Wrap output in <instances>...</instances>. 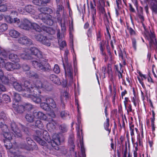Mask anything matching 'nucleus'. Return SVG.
Listing matches in <instances>:
<instances>
[{"label": "nucleus", "mask_w": 157, "mask_h": 157, "mask_svg": "<svg viewBox=\"0 0 157 157\" xmlns=\"http://www.w3.org/2000/svg\"><path fill=\"white\" fill-rule=\"evenodd\" d=\"M35 125L40 130L36 131V135L34 136V139L40 145L46 146L47 144L45 141L42 140L41 137H42L49 143H50L53 147L58 150V146L64 140L63 136L61 134L56 133L52 136V140H51L48 132L41 129L43 127V125L40 120H37L36 121Z\"/></svg>", "instance_id": "f257e3e1"}, {"label": "nucleus", "mask_w": 157, "mask_h": 157, "mask_svg": "<svg viewBox=\"0 0 157 157\" xmlns=\"http://www.w3.org/2000/svg\"><path fill=\"white\" fill-rule=\"evenodd\" d=\"M25 52H29L30 54L37 56L40 59L37 60H34L32 62L33 66L37 70L41 71H46L52 70L51 66L47 61L42 59V52L38 49L35 47L31 48L30 49H26Z\"/></svg>", "instance_id": "f03ea898"}, {"label": "nucleus", "mask_w": 157, "mask_h": 157, "mask_svg": "<svg viewBox=\"0 0 157 157\" xmlns=\"http://www.w3.org/2000/svg\"><path fill=\"white\" fill-rule=\"evenodd\" d=\"M13 86L15 89L19 91H23L24 96L30 98L35 102L38 103L40 102V99L36 98L33 95V90L34 87L33 86V83L30 81H25L24 82V85L17 82H14L13 83Z\"/></svg>", "instance_id": "7ed1b4c3"}, {"label": "nucleus", "mask_w": 157, "mask_h": 157, "mask_svg": "<svg viewBox=\"0 0 157 157\" xmlns=\"http://www.w3.org/2000/svg\"><path fill=\"white\" fill-rule=\"evenodd\" d=\"M10 126L11 130L13 132H11V133H10V131L8 129V127L6 125H4L3 127H0L3 131V135L5 138V140H10L12 139L13 135H14L15 136L18 137H20L22 136V134L21 131L19 128H21L24 132L27 130V129L21 124L19 125L18 128L16 123L13 121L11 122Z\"/></svg>", "instance_id": "20e7f679"}, {"label": "nucleus", "mask_w": 157, "mask_h": 157, "mask_svg": "<svg viewBox=\"0 0 157 157\" xmlns=\"http://www.w3.org/2000/svg\"><path fill=\"white\" fill-rule=\"evenodd\" d=\"M68 53L67 50L65 51L64 58L62 59L66 77L67 79H69L70 82L72 83L73 82V70L71 63L68 61L67 55Z\"/></svg>", "instance_id": "39448f33"}, {"label": "nucleus", "mask_w": 157, "mask_h": 157, "mask_svg": "<svg viewBox=\"0 0 157 157\" xmlns=\"http://www.w3.org/2000/svg\"><path fill=\"white\" fill-rule=\"evenodd\" d=\"M39 10L41 13L39 15H37L36 13L35 15L32 16L35 19L39 18L45 24L49 25H52L53 23V21L51 19V16L48 14V12L52 11L51 9H48L46 7H44L40 8Z\"/></svg>", "instance_id": "423d86ee"}, {"label": "nucleus", "mask_w": 157, "mask_h": 157, "mask_svg": "<svg viewBox=\"0 0 157 157\" xmlns=\"http://www.w3.org/2000/svg\"><path fill=\"white\" fill-rule=\"evenodd\" d=\"M5 19L7 22L10 23H14L18 25L20 28L26 30H29L31 29L32 23L26 18L24 19L22 23L20 24V20L17 17L13 19L10 16H7L6 17Z\"/></svg>", "instance_id": "0eeeda50"}, {"label": "nucleus", "mask_w": 157, "mask_h": 157, "mask_svg": "<svg viewBox=\"0 0 157 157\" xmlns=\"http://www.w3.org/2000/svg\"><path fill=\"white\" fill-rule=\"evenodd\" d=\"M34 89L33 90V95L36 98H40L39 95L41 93V89L45 90L47 91H50L52 90L51 86L47 82H44L43 84L40 81L37 80L35 84L33 83ZM41 101V99H40Z\"/></svg>", "instance_id": "6e6552de"}, {"label": "nucleus", "mask_w": 157, "mask_h": 157, "mask_svg": "<svg viewBox=\"0 0 157 157\" xmlns=\"http://www.w3.org/2000/svg\"><path fill=\"white\" fill-rule=\"evenodd\" d=\"M40 107L43 109L49 111L51 110V108H56V104L54 100L51 98H47L46 99V102H41L40 104Z\"/></svg>", "instance_id": "1a4fd4ad"}, {"label": "nucleus", "mask_w": 157, "mask_h": 157, "mask_svg": "<svg viewBox=\"0 0 157 157\" xmlns=\"http://www.w3.org/2000/svg\"><path fill=\"white\" fill-rule=\"evenodd\" d=\"M35 38L36 40L45 45L48 46L50 45V40L47 38L46 36H44L40 34H38L35 35Z\"/></svg>", "instance_id": "9d476101"}, {"label": "nucleus", "mask_w": 157, "mask_h": 157, "mask_svg": "<svg viewBox=\"0 0 157 157\" xmlns=\"http://www.w3.org/2000/svg\"><path fill=\"white\" fill-rule=\"evenodd\" d=\"M19 43L23 44H31L32 42L31 40L26 36H23L20 37L18 40Z\"/></svg>", "instance_id": "9b49d317"}, {"label": "nucleus", "mask_w": 157, "mask_h": 157, "mask_svg": "<svg viewBox=\"0 0 157 157\" xmlns=\"http://www.w3.org/2000/svg\"><path fill=\"white\" fill-rule=\"evenodd\" d=\"M93 2L92 3V2L90 3L91 8L92 9V23L94 26L95 25L96 22L95 21L96 19V10L95 9H94V6H96L95 2V0H93Z\"/></svg>", "instance_id": "f8f14e48"}, {"label": "nucleus", "mask_w": 157, "mask_h": 157, "mask_svg": "<svg viewBox=\"0 0 157 157\" xmlns=\"http://www.w3.org/2000/svg\"><path fill=\"white\" fill-rule=\"evenodd\" d=\"M78 123H76L77 125L76 129L77 131V135L78 138L81 140V136L82 137V129L81 128V126L80 125L81 120L80 117H78L77 118Z\"/></svg>", "instance_id": "ddd939ff"}, {"label": "nucleus", "mask_w": 157, "mask_h": 157, "mask_svg": "<svg viewBox=\"0 0 157 157\" xmlns=\"http://www.w3.org/2000/svg\"><path fill=\"white\" fill-rule=\"evenodd\" d=\"M41 26H40L36 23H33L32 24L31 28H32L36 31L39 32L42 31V30L44 31L47 30L48 29L47 28L42 26L41 24Z\"/></svg>", "instance_id": "4468645a"}, {"label": "nucleus", "mask_w": 157, "mask_h": 157, "mask_svg": "<svg viewBox=\"0 0 157 157\" xmlns=\"http://www.w3.org/2000/svg\"><path fill=\"white\" fill-rule=\"evenodd\" d=\"M33 114H34V117L35 118L39 119L44 121L47 120V117L46 115L41 112L34 111Z\"/></svg>", "instance_id": "2eb2a0df"}, {"label": "nucleus", "mask_w": 157, "mask_h": 157, "mask_svg": "<svg viewBox=\"0 0 157 157\" xmlns=\"http://www.w3.org/2000/svg\"><path fill=\"white\" fill-rule=\"evenodd\" d=\"M9 34L11 37L17 39L20 36V33L14 29H11L9 30Z\"/></svg>", "instance_id": "dca6fc26"}, {"label": "nucleus", "mask_w": 157, "mask_h": 157, "mask_svg": "<svg viewBox=\"0 0 157 157\" xmlns=\"http://www.w3.org/2000/svg\"><path fill=\"white\" fill-rule=\"evenodd\" d=\"M57 37L58 39V42L60 45V48H63L65 47L66 45V43L64 41H62L63 38L64 37V35L63 34H60L59 32H58L57 34Z\"/></svg>", "instance_id": "f3484780"}, {"label": "nucleus", "mask_w": 157, "mask_h": 157, "mask_svg": "<svg viewBox=\"0 0 157 157\" xmlns=\"http://www.w3.org/2000/svg\"><path fill=\"white\" fill-rule=\"evenodd\" d=\"M25 49L22 52L19 54V56L21 58L24 60L31 59H32L31 56L30 55L29 52H26Z\"/></svg>", "instance_id": "a211bd4d"}, {"label": "nucleus", "mask_w": 157, "mask_h": 157, "mask_svg": "<svg viewBox=\"0 0 157 157\" xmlns=\"http://www.w3.org/2000/svg\"><path fill=\"white\" fill-rule=\"evenodd\" d=\"M150 38L149 39L150 47L154 45L157 48V42L156 40L154 35L152 33L150 35Z\"/></svg>", "instance_id": "6ab92c4d"}, {"label": "nucleus", "mask_w": 157, "mask_h": 157, "mask_svg": "<svg viewBox=\"0 0 157 157\" xmlns=\"http://www.w3.org/2000/svg\"><path fill=\"white\" fill-rule=\"evenodd\" d=\"M26 12L29 13L33 15H36V12H35V8L31 5H28L25 7Z\"/></svg>", "instance_id": "aec40b11"}, {"label": "nucleus", "mask_w": 157, "mask_h": 157, "mask_svg": "<svg viewBox=\"0 0 157 157\" xmlns=\"http://www.w3.org/2000/svg\"><path fill=\"white\" fill-rule=\"evenodd\" d=\"M129 128H130V134L132 136V138H133L135 136V132H136L137 134H139V132L138 131V130L137 128H135L133 124H130L129 125Z\"/></svg>", "instance_id": "412c9836"}, {"label": "nucleus", "mask_w": 157, "mask_h": 157, "mask_svg": "<svg viewBox=\"0 0 157 157\" xmlns=\"http://www.w3.org/2000/svg\"><path fill=\"white\" fill-rule=\"evenodd\" d=\"M7 118L6 115L4 112H2L0 113V127H3L5 124V121Z\"/></svg>", "instance_id": "4be33fe9"}, {"label": "nucleus", "mask_w": 157, "mask_h": 157, "mask_svg": "<svg viewBox=\"0 0 157 157\" xmlns=\"http://www.w3.org/2000/svg\"><path fill=\"white\" fill-rule=\"evenodd\" d=\"M50 79L54 83L58 85H59L61 84V82L58 77L55 75H52L50 76Z\"/></svg>", "instance_id": "5701e85b"}, {"label": "nucleus", "mask_w": 157, "mask_h": 157, "mask_svg": "<svg viewBox=\"0 0 157 157\" xmlns=\"http://www.w3.org/2000/svg\"><path fill=\"white\" fill-rule=\"evenodd\" d=\"M10 140H4V145L7 149L10 150V151L13 153H15V152H12V144L10 143Z\"/></svg>", "instance_id": "b1692460"}, {"label": "nucleus", "mask_w": 157, "mask_h": 157, "mask_svg": "<svg viewBox=\"0 0 157 157\" xmlns=\"http://www.w3.org/2000/svg\"><path fill=\"white\" fill-rule=\"evenodd\" d=\"M25 118L26 120L29 122H32L35 118L33 113H28L25 115Z\"/></svg>", "instance_id": "393cba45"}, {"label": "nucleus", "mask_w": 157, "mask_h": 157, "mask_svg": "<svg viewBox=\"0 0 157 157\" xmlns=\"http://www.w3.org/2000/svg\"><path fill=\"white\" fill-rule=\"evenodd\" d=\"M9 59L11 60L14 62H18L19 59L17 56L14 53L10 54L9 56Z\"/></svg>", "instance_id": "a878e982"}, {"label": "nucleus", "mask_w": 157, "mask_h": 157, "mask_svg": "<svg viewBox=\"0 0 157 157\" xmlns=\"http://www.w3.org/2000/svg\"><path fill=\"white\" fill-rule=\"evenodd\" d=\"M151 1L150 4L152 10L154 11L157 10V0H150Z\"/></svg>", "instance_id": "bb28decb"}, {"label": "nucleus", "mask_w": 157, "mask_h": 157, "mask_svg": "<svg viewBox=\"0 0 157 157\" xmlns=\"http://www.w3.org/2000/svg\"><path fill=\"white\" fill-rule=\"evenodd\" d=\"M47 128L48 130L51 132H53L55 128V125L53 122H49L48 124Z\"/></svg>", "instance_id": "cd10ccee"}, {"label": "nucleus", "mask_w": 157, "mask_h": 157, "mask_svg": "<svg viewBox=\"0 0 157 157\" xmlns=\"http://www.w3.org/2000/svg\"><path fill=\"white\" fill-rule=\"evenodd\" d=\"M4 67L7 71H13V63L11 62H8L5 64Z\"/></svg>", "instance_id": "c85d7f7f"}, {"label": "nucleus", "mask_w": 157, "mask_h": 157, "mask_svg": "<svg viewBox=\"0 0 157 157\" xmlns=\"http://www.w3.org/2000/svg\"><path fill=\"white\" fill-rule=\"evenodd\" d=\"M133 94L134 96L132 98V101L133 103L134 106H136L139 103V99L138 97L135 95V92L134 91H133Z\"/></svg>", "instance_id": "c756f323"}, {"label": "nucleus", "mask_w": 157, "mask_h": 157, "mask_svg": "<svg viewBox=\"0 0 157 157\" xmlns=\"http://www.w3.org/2000/svg\"><path fill=\"white\" fill-rule=\"evenodd\" d=\"M26 74L29 77H33L36 78L38 77V75L33 71H28L26 72Z\"/></svg>", "instance_id": "7c9ffc66"}, {"label": "nucleus", "mask_w": 157, "mask_h": 157, "mask_svg": "<svg viewBox=\"0 0 157 157\" xmlns=\"http://www.w3.org/2000/svg\"><path fill=\"white\" fill-rule=\"evenodd\" d=\"M68 93L66 91H64L63 93L62 94L60 98L62 102H64V101L66 100L67 98H68Z\"/></svg>", "instance_id": "2f4dec72"}, {"label": "nucleus", "mask_w": 157, "mask_h": 157, "mask_svg": "<svg viewBox=\"0 0 157 157\" xmlns=\"http://www.w3.org/2000/svg\"><path fill=\"white\" fill-rule=\"evenodd\" d=\"M127 27L131 35L132 36L136 35V32L127 24Z\"/></svg>", "instance_id": "473e14b6"}, {"label": "nucleus", "mask_w": 157, "mask_h": 157, "mask_svg": "<svg viewBox=\"0 0 157 157\" xmlns=\"http://www.w3.org/2000/svg\"><path fill=\"white\" fill-rule=\"evenodd\" d=\"M8 29V26L6 24L3 23L0 25V32H3L6 31Z\"/></svg>", "instance_id": "72a5a7b5"}, {"label": "nucleus", "mask_w": 157, "mask_h": 157, "mask_svg": "<svg viewBox=\"0 0 157 157\" xmlns=\"http://www.w3.org/2000/svg\"><path fill=\"white\" fill-rule=\"evenodd\" d=\"M26 140L28 144L29 145V147L28 148L26 147H25L27 150H30V148L31 147H30V146L33 143V141L29 137L27 138Z\"/></svg>", "instance_id": "f704fd0d"}, {"label": "nucleus", "mask_w": 157, "mask_h": 157, "mask_svg": "<svg viewBox=\"0 0 157 157\" xmlns=\"http://www.w3.org/2000/svg\"><path fill=\"white\" fill-rule=\"evenodd\" d=\"M109 119L108 118H107L106 119V122H105L104 123V127L105 129L107 131H108L109 132V133L110 132V129L109 128Z\"/></svg>", "instance_id": "c9c22d12"}, {"label": "nucleus", "mask_w": 157, "mask_h": 157, "mask_svg": "<svg viewBox=\"0 0 157 157\" xmlns=\"http://www.w3.org/2000/svg\"><path fill=\"white\" fill-rule=\"evenodd\" d=\"M15 109L19 113H21L25 109L24 105L18 106L17 108H15Z\"/></svg>", "instance_id": "e433bc0d"}, {"label": "nucleus", "mask_w": 157, "mask_h": 157, "mask_svg": "<svg viewBox=\"0 0 157 157\" xmlns=\"http://www.w3.org/2000/svg\"><path fill=\"white\" fill-rule=\"evenodd\" d=\"M68 143L71 146L72 148L74 149L75 146L74 143V136H73L69 138Z\"/></svg>", "instance_id": "4c0bfd02"}, {"label": "nucleus", "mask_w": 157, "mask_h": 157, "mask_svg": "<svg viewBox=\"0 0 157 157\" xmlns=\"http://www.w3.org/2000/svg\"><path fill=\"white\" fill-rule=\"evenodd\" d=\"M13 99L16 101L18 102L21 100V98L19 94L17 93H14Z\"/></svg>", "instance_id": "58836bf2"}, {"label": "nucleus", "mask_w": 157, "mask_h": 157, "mask_svg": "<svg viewBox=\"0 0 157 157\" xmlns=\"http://www.w3.org/2000/svg\"><path fill=\"white\" fill-rule=\"evenodd\" d=\"M105 44V42L102 41L101 42L99 43L100 50L101 52V53L102 55H104V53L103 52L104 48V46Z\"/></svg>", "instance_id": "ea45409f"}, {"label": "nucleus", "mask_w": 157, "mask_h": 157, "mask_svg": "<svg viewBox=\"0 0 157 157\" xmlns=\"http://www.w3.org/2000/svg\"><path fill=\"white\" fill-rule=\"evenodd\" d=\"M7 10V6L6 4H2L0 5V11L4 12Z\"/></svg>", "instance_id": "a19ab883"}, {"label": "nucleus", "mask_w": 157, "mask_h": 157, "mask_svg": "<svg viewBox=\"0 0 157 157\" xmlns=\"http://www.w3.org/2000/svg\"><path fill=\"white\" fill-rule=\"evenodd\" d=\"M7 55V53L5 50L3 48L0 47V56H6Z\"/></svg>", "instance_id": "79ce46f5"}, {"label": "nucleus", "mask_w": 157, "mask_h": 157, "mask_svg": "<svg viewBox=\"0 0 157 157\" xmlns=\"http://www.w3.org/2000/svg\"><path fill=\"white\" fill-rule=\"evenodd\" d=\"M53 70L56 74H59L60 72V69L57 64L55 65Z\"/></svg>", "instance_id": "37998d69"}, {"label": "nucleus", "mask_w": 157, "mask_h": 157, "mask_svg": "<svg viewBox=\"0 0 157 157\" xmlns=\"http://www.w3.org/2000/svg\"><path fill=\"white\" fill-rule=\"evenodd\" d=\"M59 129L63 132H65L67 131V126L64 124L61 125L60 126Z\"/></svg>", "instance_id": "c03bdc74"}, {"label": "nucleus", "mask_w": 157, "mask_h": 157, "mask_svg": "<svg viewBox=\"0 0 157 157\" xmlns=\"http://www.w3.org/2000/svg\"><path fill=\"white\" fill-rule=\"evenodd\" d=\"M21 67V65L18 63H13V70L14 69H19Z\"/></svg>", "instance_id": "a18cd8bd"}, {"label": "nucleus", "mask_w": 157, "mask_h": 157, "mask_svg": "<svg viewBox=\"0 0 157 157\" xmlns=\"http://www.w3.org/2000/svg\"><path fill=\"white\" fill-rule=\"evenodd\" d=\"M68 115V114L67 112L65 111H61L60 113L61 117L62 118H64Z\"/></svg>", "instance_id": "49530a36"}, {"label": "nucleus", "mask_w": 157, "mask_h": 157, "mask_svg": "<svg viewBox=\"0 0 157 157\" xmlns=\"http://www.w3.org/2000/svg\"><path fill=\"white\" fill-rule=\"evenodd\" d=\"M121 64H120L119 66L118 65H115L114 66V68L116 70L117 72H119L121 71Z\"/></svg>", "instance_id": "de8ad7c7"}, {"label": "nucleus", "mask_w": 157, "mask_h": 157, "mask_svg": "<svg viewBox=\"0 0 157 157\" xmlns=\"http://www.w3.org/2000/svg\"><path fill=\"white\" fill-rule=\"evenodd\" d=\"M132 46L135 50L136 49V39L133 38L132 39Z\"/></svg>", "instance_id": "09e8293b"}, {"label": "nucleus", "mask_w": 157, "mask_h": 157, "mask_svg": "<svg viewBox=\"0 0 157 157\" xmlns=\"http://www.w3.org/2000/svg\"><path fill=\"white\" fill-rule=\"evenodd\" d=\"M25 109L30 110L32 108V106L29 104H27L24 105Z\"/></svg>", "instance_id": "8fccbe9b"}, {"label": "nucleus", "mask_w": 157, "mask_h": 157, "mask_svg": "<svg viewBox=\"0 0 157 157\" xmlns=\"http://www.w3.org/2000/svg\"><path fill=\"white\" fill-rule=\"evenodd\" d=\"M18 12L22 14H25L26 12L25 9L24 10V9L22 7H20L19 9H18Z\"/></svg>", "instance_id": "3c124183"}, {"label": "nucleus", "mask_w": 157, "mask_h": 157, "mask_svg": "<svg viewBox=\"0 0 157 157\" xmlns=\"http://www.w3.org/2000/svg\"><path fill=\"white\" fill-rule=\"evenodd\" d=\"M3 98L4 99V100L7 101H10V97L8 96L6 94H5L3 96Z\"/></svg>", "instance_id": "603ef678"}, {"label": "nucleus", "mask_w": 157, "mask_h": 157, "mask_svg": "<svg viewBox=\"0 0 157 157\" xmlns=\"http://www.w3.org/2000/svg\"><path fill=\"white\" fill-rule=\"evenodd\" d=\"M49 0H40L39 2H40V6L46 4L49 2Z\"/></svg>", "instance_id": "864d4df0"}, {"label": "nucleus", "mask_w": 157, "mask_h": 157, "mask_svg": "<svg viewBox=\"0 0 157 157\" xmlns=\"http://www.w3.org/2000/svg\"><path fill=\"white\" fill-rule=\"evenodd\" d=\"M63 7L59 5L58 6V10L56 12V13L57 14H59V12L62 11Z\"/></svg>", "instance_id": "5fc2aeb1"}, {"label": "nucleus", "mask_w": 157, "mask_h": 157, "mask_svg": "<svg viewBox=\"0 0 157 157\" xmlns=\"http://www.w3.org/2000/svg\"><path fill=\"white\" fill-rule=\"evenodd\" d=\"M115 40L114 38H113V40H112L110 42L111 45L113 49H114V45L115 44Z\"/></svg>", "instance_id": "6e6d98bb"}, {"label": "nucleus", "mask_w": 157, "mask_h": 157, "mask_svg": "<svg viewBox=\"0 0 157 157\" xmlns=\"http://www.w3.org/2000/svg\"><path fill=\"white\" fill-rule=\"evenodd\" d=\"M23 70L25 71H28L29 69V67L27 65H24L22 66Z\"/></svg>", "instance_id": "4d7b16f0"}, {"label": "nucleus", "mask_w": 157, "mask_h": 157, "mask_svg": "<svg viewBox=\"0 0 157 157\" xmlns=\"http://www.w3.org/2000/svg\"><path fill=\"white\" fill-rule=\"evenodd\" d=\"M6 88L5 87L2 85H0V94L2 93V92H4L5 91Z\"/></svg>", "instance_id": "13d9d810"}, {"label": "nucleus", "mask_w": 157, "mask_h": 157, "mask_svg": "<svg viewBox=\"0 0 157 157\" xmlns=\"http://www.w3.org/2000/svg\"><path fill=\"white\" fill-rule=\"evenodd\" d=\"M128 98L126 97L124 98V105L125 106V109H127L126 105L128 104Z\"/></svg>", "instance_id": "bf43d9fd"}, {"label": "nucleus", "mask_w": 157, "mask_h": 157, "mask_svg": "<svg viewBox=\"0 0 157 157\" xmlns=\"http://www.w3.org/2000/svg\"><path fill=\"white\" fill-rule=\"evenodd\" d=\"M40 0H33V2L35 5L40 6V2H39Z\"/></svg>", "instance_id": "052dcab7"}, {"label": "nucleus", "mask_w": 157, "mask_h": 157, "mask_svg": "<svg viewBox=\"0 0 157 157\" xmlns=\"http://www.w3.org/2000/svg\"><path fill=\"white\" fill-rule=\"evenodd\" d=\"M101 33L100 31H98V33H97V40L98 41H100L101 40Z\"/></svg>", "instance_id": "680f3d73"}, {"label": "nucleus", "mask_w": 157, "mask_h": 157, "mask_svg": "<svg viewBox=\"0 0 157 157\" xmlns=\"http://www.w3.org/2000/svg\"><path fill=\"white\" fill-rule=\"evenodd\" d=\"M123 72V71L122 70L121 71H120L119 72H118L117 74L118 76V78L119 79H120L121 78H122V73Z\"/></svg>", "instance_id": "e2e57ef3"}, {"label": "nucleus", "mask_w": 157, "mask_h": 157, "mask_svg": "<svg viewBox=\"0 0 157 157\" xmlns=\"http://www.w3.org/2000/svg\"><path fill=\"white\" fill-rule=\"evenodd\" d=\"M137 78H138L140 83V84H141L143 88H144L145 86L144 85V83L141 80V79L139 77H137Z\"/></svg>", "instance_id": "0e129e2a"}, {"label": "nucleus", "mask_w": 157, "mask_h": 157, "mask_svg": "<svg viewBox=\"0 0 157 157\" xmlns=\"http://www.w3.org/2000/svg\"><path fill=\"white\" fill-rule=\"evenodd\" d=\"M138 150V148L137 147H136L135 148V149L134 151V157H137V151Z\"/></svg>", "instance_id": "69168bd1"}, {"label": "nucleus", "mask_w": 157, "mask_h": 157, "mask_svg": "<svg viewBox=\"0 0 157 157\" xmlns=\"http://www.w3.org/2000/svg\"><path fill=\"white\" fill-rule=\"evenodd\" d=\"M101 71L103 73V74L105 75L106 73L105 67V66H103L101 68Z\"/></svg>", "instance_id": "338daca9"}, {"label": "nucleus", "mask_w": 157, "mask_h": 157, "mask_svg": "<svg viewBox=\"0 0 157 157\" xmlns=\"http://www.w3.org/2000/svg\"><path fill=\"white\" fill-rule=\"evenodd\" d=\"M116 1L117 6L118 8H119V5L121 4V0H116Z\"/></svg>", "instance_id": "774afa93"}]
</instances>
